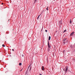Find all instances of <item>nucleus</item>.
Listing matches in <instances>:
<instances>
[{
    "label": "nucleus",
    "instance_id": "nucleus-15",
    "mask_svg": "<svg viewBox=\"0 0 75 75\" xmlns=\"http://www.w3.org/2000/svg\"><path fill=\"white\" fill-rule=\"evenodd\" d=\"M48 6H47V8H46V10H47L48 11Z\"/></svg>",
    "mask_w": 75,
    "mask_h": 75
},
{
    "label": "nucleus",
    "instance_id": "nucleus-16",
    "mask_svg": "<svg viewBox=\"0 0 75 75\" xmlns=\"http://www.w3.org/2000/svg\"><path fill=\"white\" fill-rule=\"evenodd\" d=\"M2 47H5V45H4V44H3L2 45Z\"/></svg>",
    "mask_w": 75,
    "mask_h": 75
},
{
    "label": "nucleus",
    "instance_id": "nucleus-9",
    "mask_svg": "<svg viewBox=\"0 0 75 75\" xmlns=\"http://www.w3.org/2000/svg\"><path fill=\"white\" fill-rule=\"evenodd\" d=\"M36 2H37V0H35V1L34 2V3H36Z\"/></svg>",
    "mask_w": 75,
    "mask_h": 75
},
{
    "label": "nucleus",
    "instance_id": "nucleus-2",
    "mask_svg": "<svg viewBox=\"0 0 75 75\" xmlns=\"http://www.w3.org/2000/svg\"><path fill=\"white\" fill-rule=\"evenodd\" d=\"M66 40H67V38H65L63 39V43L64 44H65V41H66Z\"/></svg>",
    "mask_w": 75,
    "mask_h": 75
},
{
    "label": "nucleus",
    "instance_id": "nucleus-17",
    "mask_svg": "<svg viewBox=\"0 0 75 75\" xmlns=\"http://www.w3.org/2000/svg\"><path fill=\"white\" fill-rule=\"evenodd\" d=\"M68 41H69L68 40H67V41H66V42H68Z\"/></svg>",
    "mask_w": 75,
    "mask_h": 75
},
{
    "label": "nucleus",
    "instance_id": "nucleus-26",
    "mask_svg": "<svg viewBox=\"0 0 75 75\" xmlns=\"http://www.w3.org/2000/svg\"><path fill=\"white\" fill-rule=\"evenodd\" d=\"M54 0V1H55V0Z\"/></svg>",
    "mask_w": 75,
    "mask_h": 75
},
{
    "label": "nucleus",
    "instance_id": "nucleus-21",
    "mask_svg": "<svg viewBox=\"0 0 75 75\" xmlns=\"http://www.w3.org/2000/svg\"><path fill=\"white\" fill-rule=\"evenodd\" d=\"M22 57H24V55H22Z\"/></svg>",
    "mask_w": 75,
    "mask_h": 75
},
{
    "label": "nucleus",
    "instance_id": "nucleus-19",
    "mask_svg": "<svg viewBox=\"0 0 75 75\" xmlns=\"http://www.w3.org/2000/svg\"><path fill=\"white\" fill-rule=\"evenodd\" d=\"M12 51H14V49H12Z\"/></svg>",
    "mask_w": 75,
    "mask_h": 75
},
{
    "label": "nucleus",
    "instance_id": "nucleus-5",
    "mask_svg": "<svg viewBox=\"0 0 75 75\" xmlns=\"http://www.w3.org/2000/svg\"><path fill=\"white\" fill-rule=\"evenodd\" d=\"M48 48H50V47H51V46H50V44L49 43V42L48 41Z\"/></svg>",
    "mask_w": 75,
    "mask_h": 75
},
{
    "label": "nucleus",
    "instance_id": "nucleus-14",
    "mask_svg": "<svg viewBox=\"0 0 75 75\" xmlns=\"http://www.w3.org/2000/svg\"><path fill=\"white\" fill-rule=\"evenodd\" d=\"M22 65L21 63H19V65L20 66V65Z\"/></svg>",
    "mask_w": 75,
    "mask_h": 75
},
{
    "label": "nucleus",
    "instance_id": "nucleus-1",
    "mask_svg": "<svg viewBox=\"0 0 75 75\" xmlns=\"http://www.w3.org/2000/svg\"><path fill=\"white\" fill-rule=\"evenodd\" d=\"M68 66H66L65 67V69L64 68L63 70L64 71H65V73H67V71H68Z\"/></svg>",
    "mask_w": 75,
    "mask_h": 75
},
{
    "label": "nucleus",
    "instance_id": "nucleus-24",
    "mask_svg": "<svg viewBox=\"0 0 75 75\" xmlns=\"http://www.w3.org/2000/svg\"><path fill=\"white\" fill-rule=\"evenodd\" d=\"M44 12V11H43L42 12Z\"/></svg>",
    "mask_w": 75,
    "mask_h": 75
},
{
    "label": "nucleus",
    "instance_id": "nucleus-25",
    "mask_svg": "<svg viewBox=\"0 0 75 75\" xmlns=\"http://www.w3.org/2000/svg\"><path fill=\"white\" fill-rule=\"evenodd\" d=\"M10 20H8V21H9Z\"/></svg>",
    "mask_w": 75,
    "mask_h": 75
},
{
    "label": "nucleus",
    "instance_id": "nucleus-7",
    "mask_svg": "<svg viewBox=\"0 0 75 75\" xmlns=\"http://www.w3.org/2000/svg\"><path fill=\"white\" fill-rule=\"evenodd\" d=\"M41 14L39 15V16H38V18H37V20L38 19V18H39V17L40 16H41Z\"/></svg>",
    "mask_w": 75,
    "mask_h": 75
},
{
    "label": "nucleus",
    "instance_id": "nucleus-6",
    "mask_svg": "<svg viewBox=\"0 0 75 75\" xmlns=\"http://www.w3.org/2000/svg\"><path fill=\"white\" fill-rule=\"evenodd\" d=\"M44 66H42V71H44Z\"/></svg>",
    "mask_w": 75,
    "mask_h": 75
},
{
    "label": "nucleus",
    "instance_id": "nucleus-3",
    "mask_svg": "<svg viewBox=\"0 0 75 75\" xmlns=\"http://www.w3.org/2000/svg\"><path fill=\"white\" fill-rule=\"evenodd\" d=\"M75 34V32L73 31L70 34V36H72Z\"/></svg>",
    "mask_w": 75,
    "mask_h": 75
},
{
    "label": "nucleus",
    "instance_id": "nucleus-11",
    "mask_svg": "<svg viewBox=\"0 0 75 75\" xmlns=\"http://www.w3.org/2000/svg\"><path fill=\"white\" fill-rule=\"evenodd\" d=\"M70 24H72V21H71V19H70Z\"/></svg>",
    "mask_w": 75,
    "mask_h": 75
},
{
    "label": "nucleus",
    "instance_id": "nucleus-23",
    "mask_svg": "<svg viewBox=\"0 0 75 75\" xmlns=\"http://www.w3.org/2000/svg\"><path fill=\"white\" fill-rule=\"evenodd\" d=\"M1 4L3 5V3H2Z\"/></svg>",
    "mask_w": 75,
    "mask_h": 75
},
{
    "label": "nucleus",
    "instance_id": "nucleus-27",
    "mask_svg": "<svg viewBox=\"0 0 75 75\" xmlns=\"http://www.w3.org/2000/svg\"><path fill=\"white\" fill-rule=\"evenodd\" d=\"M64 52H65V51H64Z\"/></svg>",
    "mask_w": 75,
    "mask_h": 75
},
{
    "label": "nucleus",
    "instance_id": "nucleus-22",
    "mask_svg": "<svg viewBox=\"0 0 75 75\" xmlns=\"http://www.w3.org/2000/svg\"><path fill=\"white\" fill-rule=\"evenodd\" d=\"M40 75H42V74H40Z\"/></svg>",
    "mask_w": 75,
    "mask_h": 75
},
{
    "label": "nucleus",
    "instance_id": "nucleus-18",
    "mask_svg": "<svg viewBox=\"0 0 75 75\" xmlns=\"http://www.w3.org/2000/svg\"><path fill=\"white\" fill-rule=\"evenodd\" d=\"M45 32H47V30H45Z\"/></svg>",
    "mask_w": 75,
    "mask_h": 75
},
{
    "label": "nucleus",
    "instance_id": "nucleus-8",
    "mask_svg": "<svg viewBox=\"0 0 75 75\" xmlns=\"http://www.w3.org/2000/svg\"><path fill=\"white\" fill-rule=\"evenodd\" d=\"M31 67H30L29 70V72H31Z\"/></svg>",
    "mask_w": 75,
    "mask_h": 75
},
{
    "label": "nucleus",
    "instance_id": "nucleus-10",
    "mask_svg": "<svg viewBox=\"0 0 75 75\" xmlns=\"http://www.w3.org/2000/svg\"><path fill=\"white\" fill-rule=\"evenodd\" d=\"M51 39V36H49V40H50Z\"/></svg>",
    "mask_w": 75,
    "mask_h": 75
},
{
    "label": "nucleus",
    "instance_id": "nucleus-4",
    "mask_svg": "<svg viewBox=\"0 0 75 75\" xmlns=\"http://www.w3.org/2000/svg\"><path fill=\"white\" fill-rule=\"evenodd\" d=\"M59 25H62V20H61L59 22Z\"/></svg>",
    "mask_w": 75,
    "mask_h": 75
},
{
    "label": "nucleus",
    "instance_id": "nucleus-20",
    "mask_svg": "<svg viewBox=\"0 0 75 75\" xmlns=\"http://www.w3.org/2000/svg\"><path fill=\"white\" fill-rule=\"evenodd\" d=\"M22 70H23V68L21 70H20V72H21V71H22Z\"/></svg>",
    "mask_w": 75,
    "mask_h": 75
},
{
    "label": "nucleus",
    "instance_id": "nucleus-12",
    "mask_svg": "<svg viewBox=\"0 0 75 75\" xmlns=\"http://www.w3.org/2000/svg\"><path fill=\"white\" fill-rule=\"evenodd\" d=\"M30 65H29V66L28 68V70L29 69V68H30Z\"/></svg>",
    "mask_w": 75,
    "mask_h": 75
},
{
    "label": "nucleus",
    "instance_id": "nucleus-13",
    "mask_svg": "<svg viewBox=\"0 0 75 75\" xmlns=\"http://www.w3.org/2000/svg\"><path fill=\"white\" fill-rule=\"evenodd\" d=\"M66 31H67V30H64V32H63V33H65V32H66Z\"/></svg>",
    "mask_w": 75,
    "mask_h": 75
}]
</instances>
